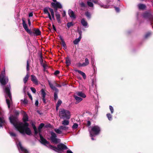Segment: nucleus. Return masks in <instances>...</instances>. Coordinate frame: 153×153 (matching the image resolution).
Here are the masks:
<instances>
[{"label": "nucleus", "instance_id": "obj_1", "mask_svg": "<svg viewBox=\"0 0 153 153\" xmlns=\"http://www.w3.org/2000/svg\"><path fill=\"white\" fill-rule=\"evenodd\" d=\"M10 122L13 124L16 129L23 134H26L28 135L31 134V131L28 126V124L26 122L23 123L19 122L17 119L13 116L9 117Z\"/></svg>", "mask_w": 153, "mask_h": 153}, {"label": "nucleus", "instance_id": "obj_2", "mask_svg": "<svg viewBox=\"0 0 153 153\" xmlns=\"http://www.w3.org/2000/svg\"><path fill=\"white\" fill-rule=\"evenodd\" d=\"M10 87L7 86L6 87L4 91L6 93L5 98L6 99V103L8 107L10 108V106L12 104V97L10 91Z\"/></svg>", "mask_w": 153, "mask_h": 153}, {"label": "nucleus", "instance_id": "obj_3", "mask_svg": "<svg viewBox=\"0 0 153 153\" xmlns=\"http://www.w3.org/2000/svg\"><path fill=\"white\" fill-rule=\"evenodd\" d=\"M59 115L60 118L63 119H69L70 117V113L69 111L64 109H60L59 111Z\"/></svg>", "mask_w": 153, "mask_h": 153}, {"label": "nucleus", "instance_id": "obj_4", "mask_svg": "<svg viewBox=\"0 0 153 153\" xmlns=\"http://www.w3.org/2000/svg\"><path fill=\"white\" fill-rule=\"evenodd\" d=\"M50 149L58 152H59L60 151L63 150H65L68 149L67 147L64 144L60 143L57 145V147L50 145L49 146Z\"/></svg>", "mask_w": 153, "mask_h": 153}, {"label": "nucleus", "instance_id": "obj_5", "mask_svg": "<svg viewBox=\"0 0 153 153\" xmlns=\"http://www.w3.org/2000/svg\"><path fill=\"white\" fill-rule=\"evenodd\" d=\"M100 131V127L97 126H92L91 130L89 131L90 136L91 137L95 136L99 134Z\"/></svg>", "mask_w": 153, "mask_h": 153}, {"label": "nucleus", "instance_id": "obj_6", "mask_svg": "<svg viewBox=\"0 0 153 153\" xmlns=\"http://www.w3.org/2000/svg\"><path fill=\"white\" fill-rule=\"evenodd\" d=\"M5 71L1 72L0 75V82L2 85H5L8 81V79L7 77L5 76Z\"/></svg>", "mask_w": 153, "mask_h": 153}, {"label": "nucleus", "instance_id": "obj_7", "mask_svg": "<svg viewBox=\"0 0 153 153\" xmlns=\"http://www.w3.org/2000/svg\"><path fill=\"white\" fill-rule=\"evenodd\" d=\"M51 139L53 142L56 144L60 142V139L56 138L57 136L55 133L52 131L51 132Z\"/></svg>", "mask_w": 153, "mask_h": 153}, {"label": "nucleus", "instance_id": "obj_8", "mask_svg": "<svg viewBox=\"0 0 153 153\" xmlns=\"http://www.w3.org/2000/svg\"><path fill=\"white\" fill-rule=\"evenodd\" d=\"M16 144L20 153H28L27 150L22 146L20 142H16Z\"/></svg>", "mask_w": 153, "mask_h": 153}, {"label": "nucleus", "instance_id": "obj_9", "mask_svg": "<svg viewBox=\"0 0 153 153\" xmlns=\"http://www.w3.org/2000/svg\"><path fill=\"white\" fill-rule=\"evenodd\" d=\"M22 25L23 26L25 30L30 35H32L33 34L31 30L28 29L27 25L25 22V21L24 19H22Z\"/></svg>", "mask_w": 153, "mask_h": 153}, {"label": "nucleus", "instance_id": "obj_10", "mask_svg": "<svg viewBox=\"0 0 153 153\" xmlns=\"http://www.w3.org/2000/svg\"><path fill=\"white\" fill-rule=\"evenodd\" d=\"M68 13L70 17L72 19H74L76 18V16L74 12L71 9L68 10Z\"/></svg>", "mask_w": 153, "mask_h": 153}, {"label": "nucleus", "instance_id": "obj_11", "mask_svg": "<svg viewBox=\"0 0 153 153\" xmlns=\"http://www.w3.org/2000/svg\"><path fill=\"white\" fill-rule=\"evenodd\" d=\"M55 2H52L51 3V5L53 7L55 8H62V5L60 3L56 1Z\"/></svg>", "mask_w": 153, "mask_h": 153}, {"label": "nucleus", "instance_id": "obj_12", "mask_svg": "<svg viewBox=\"0 0 153 153\" xmlns=\"http://www.w3.org/2000/svg\"><path fill=\"white\" fill-rule=\"evenodd\" d=\"M89 64V61L87 58H85V62L82 63H78L77 64L79 67L86 66Z\"/></svg>", "mask_w": 153, "mask_h": 153}, {"label": "nucleus", "instance_id": "obj_13", "mask_svg": "<svg viewBox=\"0 0 153 153\" xmlns=\"http://www.w3.org/2000/svg\"><path fill=\"white\" fill-rule=\"evenodd\" d=\"M45 90L43 89H42L41 90L42 96V100L44 103H46V100L45 99L46 94L45 93Z\"/></svg>", "mask_w": 153, "mask_h": 153}, {"label": "nucleus", "instance_id": "obj_14", "mask_svg": "<svg viewBox=\"0 0 153 153\" xmlns=\"http://www.w3.org/2000/svg\"><path fill=\"white\" fill-rule=\"evenodd\" d=\"M50 8H51L48 7L45 8L44 9V12L45 13L48 14L49 19L51 20L52 19V18L50 13L49 12V9Z\"/></svg>", "mask_w": 153, "mask_h": 153}, {"label": "nucleus", "instance_id": "obj_15", "mask_svg": "<svg viewBox=\"0 0 153 153\" xmlns=\"http://www.w3.org/2000/svg\"><path fill=\"white\" fill-rule=\"evenodd\" d=\"M33 34L34 36H37L40 35L41 34V32L39 29H34L33 30Z\"/></svg>", "mask_w": 153, "mask_h": 153}, {"label": "nucleus", "instance_id": "obj_16", "mask_svg": "<svg viewBox=\"0 0 153 153\" xmlns=\"http://www.w3.org/2000/svg\"><path fill=\"white\" fill-rule=\"evenodd\" d=\"M75 94L83 98H85L86 97L85 94L81 91L76 92L75 93Z\"/></svg>", "mask_w": 153, "mask_h": 153}, {"label": "nucleus", "instance_id": "obj_17", "mask_svg": "<svg viewBox=\"0 0 153 153\" xmlns=\"http://www.w3.org/2000/svg\"><path fill=\"white\" fill-rule=\"evenodd\" d=\"M31 81L36 85L38 84V81L36 77L33 75H31Z\"/></svg>", "mask_w": 153, "mask_h": 153}, {"label": "nucleus", "instance_id": "obj_18", "mask_svg": "<svg viewBox=\"0 0 153 153\" xmlns=\"http://www.w3.org/2000/svg\"><path fill=\"white\" fill-rule=\"evenodd\" d=\"M74 97L76 100L75 102L76 104H77L82 100V99L80 97H78V96L75 94Z\"/></svg>", "mask_w": 153, "mask_h": 153}, {"label": "nucleus", "instance_id": "obj_19", "mask_svg": "<svg viewBox=\"0 0 153 153\" xmlns=\"http://www.w3.org/2000/svg\"><path fill=\"white\" fill-rule=\"evenodd\" d=\"M40 140L41 143L44 144H47L48 143V142L44 138H43L42 136L39 134Z\"/></svg>", "mask_w": 153, "mask_h": 153}, {"label": "nucleus", "instance_id": "obj_20", "mask_svg": "<svg viewBox=\"0 0 153 153\" xmlns=\"http://www.w3.org/2000/svg\"><path fill=\"white\" fill-rule=\"evenodd\" d=\"M75 71L76 72H78L82 76L83 78L85 79L86 78L85 74L83 72L77 70H75Z\"/></svg>", "mask_w": 153, "mask_h": 153}, {"label": "nucleus", "instance_id": "obj_21", "mask_svg": "<svg viewBox=\"0 0 153 153\" xmlns=\"http://www.w3.org/2000/svg\"><path fill=\"white\" fill-rule=\"evenodd\" d=\"M81 39V35L80 34V36H79V37L78 38L76 39L74 41V42H73L74 43L75 45L77 44L80 41Z\"/></svg>", "mask_w": 153, "mask_h": 153}, {"label": "nucleus", "instance_id": "obj_22", "mask_svg": "<svg viewBox=\"0 0 153 153\" xmlns=\"http://www.w3.org/2000/svg\"><path fill=\"white\" fill-rule=\"evenodd\" d=\"M93 2L95 4H98L99 5H100V7H103L105 8H108V6L106 5L102 4L100 2H98V1H93Z\"/></svg>", "mask_w": 153, "mask_h": 153}, {"label": "nucleus", "instance_id": "obj_23", "mask_svg": "<svg viewBox=\"0 0 153 153\" xmlns=\"http://www.w3.org/2000/svg\"><path fill=\"white\" fill-rule=\"evenodd\" d=\"M23 120L24 122H26L28 120V116L25 112H23Z\"/></svg>", "mask_w": 153, "mask_h": 153}, {"label": "nucleus", "instance_id": "obj_24", "mask_svg": "<svg viewBox=\"0 0 153 153\" xmlns=\"http://www.w3.org/2000/svg\"><path fill=\"white\" fill-rule=\"evenodd\" d=\"M138 8L140 10H144L145 9L146 6L145 5L143 4H139L138 5Z\"/></svg>", "mask_w": 153, "mask_h": 153}, {"label": "nucleus", "instance_id": "obj_25", "mask_svg": "<svg viewBox=\"0 0 153 153\" xmlns=\"http://www.w3.org/2000/svg\"><path fill=\"white\" fill-rule=\"evenodd\" d=\"M81 23L83 26L86 27L88 26L87 22L84 19H82L81 20Z\"/></svg>", "mask_w": 153, "mask_h": 153}, {"label": "nucleus", "instance_id": "obj_26", "mask_svg": "<svg viewBox=\"0 0 153 153\" xmlns=\"http://www.w3.org/2000/svg\"><path fill=\"white\" fill-rule=\"evenodd\" d=\"M60 128L62 131H66L68 129V127L65 126H59Z\"/></svg>", "mask_w": 153, "mask_h": 153}, {"label": "nucleus", "instance_id": "obj_27", "mask_svg": "<svg viewBox=\"0 0 153 153\" xmlns=\"http://www.w3.org/2000/svg\"><path fill=\"white\" fill-rule=\"evenodd\" d=\"M55 15L58 22L59 23H61V21L60 19V14L58 13H56Z\"/></svg>", "mask_w": 153, "mask_h": 153}, {"label": "nucleus", "instance_id": "obj_28", "mask_svg": "<svg viewBox=\"0 0 153 153\" xmlns=\"http://www.w3.org/2000/svg\"><path fill=\"white\" fill-rule=\"evenodd\" d=\"M48 83L51 88L53 90H55V91H57V90H58L56 87L53 86V84L51 83V82L49 81H48Z\"/></svg>", "mask_w": 153, "mask_h": 153}, {"label": "nucleus", "instance_id": "obj_29", "mask_svg": "<svg viewBox=\"0 0 153 153\" xmlns=\"http://www.w3.org/2000/svg\"><path fill=\"white\" fill-rule=\"evenodd\" d=\"M54 130L55 131L57 134H61L62 133V131L61 129L59 127L58 128L54 129Z\"/></svg>", "mask_w": 153, "mask_h": 153}, {"label": "nucleus", "instance_id": "obj_30", "mask_svg": "<svg viewBox=\"0 0 153 153\" xmlns=\"http://www.w3.org/2000/svg\"><path fill=\"white\" fill-rule=\"evenodd\" d=\"M29 77V75L28 72H27V74L25 78H24L23 81L25 83L27 81L28 78Z\"/></svg>", "mask_w": 153, "mask_h": 153}, {"label": "nucleus", "instance_id": "obj_31", "mask_svg": "<svg viewBox=\"0 0 153 153\" xmlns=\"http://www.w3.org/2000/svg\"><path fill=\"white\" fill-rule=\"evenodd\" d=\"M62 103V102L61 101V100H58V101L57 102V103L56 104V111H57L58 109V107L60 106L61 104Z\"/></svg>", "mask_w": 153, "mask_h": 153}, {"label": "nucleus", "instance_id": "obj_32", "mask_svg": "<svg viewBox=\"0 0 153 153\" xmlns=\"http://www.w3.org/2000/svg\"><path fill=\"white\" fill-rule=\"evenodd\" d=\"M65 63L67 66H68L70 65L71 60L68 57H67L66 58Z\"/></svg>", "mask_w": 153, "mask_h": 153}, {"label": "nucleus", "instance_id": "obj_33", "mask_svg": "<svg viewBox=\"0 0 153 153\" xmlns=\"http://www.w3.org/2000/svg\"><path fill=\"white\" fill-rule=\"evenodd\" d=\"M74 24L72 22H68L67 24V26L68 28H69L70 27L74 26Z\"/></svg>", "mask_w": 153, "mask_h": 153}, {"label": "nucleus", "instance_id": "obj_34", "mask_svg": "<svg viewBox=\"0 0 153 153\" xmlns=\"http://www.w3.org/2000/svg\"><path fill=\"white\" fill-rule=\"evenodd\" d=\"M5 122L3 118L0 117V126L1 127Z\"/></svg>", "mask_w": 153, "mask_h": 153}, {"label": "nucleus", "instance_id": "obj_35", "mask_svg": "<svg viewBox=\"0 0 153 153\" xmlns=\"http://www.w3.org/2000/svg\"><path fill=\"white\" fill-rule=\"evenodd\" d=\"M62 124L65 126L68 125H69V122L68 120H65L62 121Z\"/></svg>", "mask_w": 153, "mask_h": 153}, {"label": "nucleus", "instance_id": "obj_36", "mask_svg": "<svg viewBox=\"0 0 153 153\" xmlns=\"http://www.w3.org/2000/svg\"><path fill=\"white\" fill-rule=\"evenodd\" d=\"M58 92V90H57V91H55L54 94V99L55 100H56L58 99L57 94Z\"/></svg>", "mask_w": 153, "mask_h": 153}, {"label": "nucleus", "instance_id": "obj_37", "mask_svg": "<svg viewBox=\"0 0 153 153\" xmlns=\"http://www.w3.org/2000/svg\"><path fill=\"white\" fill-rule=\"evenodd\" d=\"M44 126V124L43 123H42L40 124L38 128V130L39 132H40L41 129L42 128V127Z\"/></svg>", "mask_w": 153, "mask_h": 153}, {"label": "nucleus", "instance_id": "obj_38", "mask_svg": "<svg viewBox=\"0 0 153 153\" xmlns=\"http://www.w3.org/2000/svg\"><path fill=\"white\" fill-rule=\"evenodd\" d=\"M151 15L150 12H149L145 13L144 14L143 16L144 17H146V16H150Z\"/></svg>", "mask_w": 153, "mask_h": 153}, {"label": "nucleus", "instance_id": "obj_39", "mask_svg": "<svg viewBox=\"0 0 153 153\" xmlns=\"http://www.w3.org/2000/svg\"><path fill=\"white\" fill-rule=\"evenodd\" d=\"M32 125L35 134H36L38 133L37 129L34 124H32Z\"/></svg>", "mask_w": 153, "mask_h": 153}, {"label": "nucleus", "instance_id": "obj_40", "mask_svg": "<svg viewBox=\"0 0 153 153\" xmlns=\"http://www.w3.org/2000/svg\"><path fill=\"white\" fill-rule=\"evenodd\" d=\"M88 5L90 7H93L94 4L92 2L90 1H88L87 2Z\"/></svg>", "mask_w": 153, "mask_h": 153}, {"label": "nucleus", "instance_id": "obj_41", "mask_svg": "<svg viewBox=\"0 0 153 153\" xmlns=\"http://www.w3.org/2000/svg\"><path fill=\"white\" fill-rule=\"evenodd\" d=\"M21 102L22 103L25 104H26L27 103L28 101L27 99H24V100H21Z\"/></svg>", "mask_w": 153, "mask_h": 153}, {"label": "nucleus", "instance_id": "obj_42", "mask_svg": "<svg viewBox=\"0 0 153 153\" xmlns=\"http://www.w3.org/2000/svg\"><path fill=\"white\" fill-rule=\"evenodd\" d=\"M107 116L109 120H112V116L110 114H107Z\"/></svg>", "mask_w": 153, "mask_h": 153}, {"label": "nucleus", "instance_id": "obj_43", "mask_svg": "<svg viewBox=\"0 0 153 153\" xmlns=\"http://www.w3.org/2000/svg\"><path fill=\"white\" fill-rule=\"evenodd\" d=\"M78 127V125L77 123H74L72 126V128L73 129H76Z\"/></svg>", "mask_w": 153, "mask_h": 153}, {"label": "nucleus", "instance_id": "obj_44", "mask_svg": "<svg viewBox=\"0 0 153 153\" xmlns=\"http://www.w3.org/2000/svg\"><path fill=\"white\" fill-rule=\"evenodd\" d=\"M10 134L11 137H16V135L13 132H10Z\"/></svg>", "mask_w": 153, "mask_h": 153}, {"label": "nucleus", "instance_id": "obj_45", "mask_svg": "<svg viewBox=\"0 0 153 153\" xmlns=\"http://www.w3.org/2000/svg\"><path fill=\"white\" fill-rule=\"evenodd\" d=\"M85 15L86 16L89 18H90L91 17V14L90 13L88 12H86Z\"/></svg>", "mask_w": 153, "mask_h": 153}, {"label": "nucleus", "instance_id": "obj_46", "mask_svg": "<svg viewBox=\"0 0 153 153\" xmlns=\"http://www.w3.org/2000/svg\"><path fill=\"white\" fill-rule=\"evenodd\" d=\"M29 61L28 60L27 61V68H27V71H28V70H29Z\"/></svg>", "mask_w": 153, "mask_h": 153}, {"label": "nucleus", "instance_id": "obj_47", "mask_svg": "<svg viewBox=\"0 0 153 153\" xmlns=\"http://www.w3.org/2000/svg\"><path fill=\"white\" fill-rule=\"evenodd\" d=\"M49 11L51 12V16H53L54 15V13L53 9L51 8L49 9Z\"/></svg>", "mask_w": 153, "mask_h": 153}, {"label": "nucleus", "instance_id": "obj_48", "mask_svg": "<svg viewBox=\"0 0 153 153\" xmlns=\"http://www.w3.org/2000/svg\"><path fill=\"white\" fill-rule=\"evenodd\" d=\"M109 108L111 111V113L112 114L114 112V108L111 105L109 106Z\"/></svg>", "mask_w": 153, "mask_h": 153}, {"label": "nucleus", "instance_id": "obj_49", "mask_svg": "<svg viewBox=\"0 0 153 153\" xmlns=\"http://www.w3.org/2000/svg\"><path fill=\"white\" fill-rule=\"evenodd\" d=\"M30 89L33 93H36V90L34 88L31 87L30 88Z\"/></svg>", "mask_w": 153, "mask_h": 153}, {"label": "nucleus", "instance_id": "obj_50", "mask_svg": "<svg viewBox=\"0 0 153 153\" xmlns=\"http://www.w3.org/2000/svg\"><path fill=\"white\" fill-rule=\"evenodd\" d=\"M80 5L81 7H85V3L83 2H81L80 3Z\"/></svg>", "mask_w": 153, "mask_h": 153}, {"label": "nucleus", "instance_id": "obj_51", "mask_svg": "<svg viewBox=\"0 0 153 153\" xmlns=\"http://www.w3.org/2000/svg\"><path fill=\"white\" fill-rule=\"evenodd\" d=\"M62 45L64 48L66 47V45L64 41L62 42Z\"/></svg>", "mask_w": 153, "mask_h": 153}, {"label": "nucleus", "instance_id": "obj_52", "mask_svg": "<svg viewBox=\"0 0 153 153\" xmlns=\"http://www.w3.org/2000/svg\"><path fill=\"white\" fill-rule=\"evenodd\" d=\"M27 94H28L29 98L31 99V100H32L33 98H32V97L31 95L29 93H28Z\"/></svg>", "mask_w": 153, "mask_h": 153}, {"label": "nucleus", "instance_id": "obj_53", "mask_svg": "<svg viewBox=\"0 0 153 153\" xmlns=\"http://www.w3.org/2000/svg\"><path fill=\"white\" fill-rule=\"evenodd\" d=\"M151 34V33H147L145 35V37L147 38L149 36H150Z\"/></svg>", "mask_w": 153, "mask_h": 153}, {"label": "nucleus", "instance_id": "obj_54", "mask_svg": "<svg viewBox=\"0 0 153 153\" xmlns=\"http://www.w3.org/2000/svg\"><path fill=\"white\" fill-rule=\"evenodd\" d=\"M54 85L56 87H61V85H59V84H57L56 82H54Z\"/></svg>", "mask_w": 153, "mask_h": 153}, {"label": "nucleus", "instance_id": "obj_55", "mask_svg": "<svg viewBox=\"0 0 153 153\" xmlns=\"http://www.w3.org/2000/svg\"><path fill=\"white\" fill-rule=\"evenodd\" d=\"M59 73V71H55L54 73L55 75H56L58 74Z\"/></svg>", "mask_w": 153, "mask_h": 153}, {"label": "nucleus", "instance_id": "obj_56", "mask_svg": "<svg viewBox=\"0 0 153 153\" xmlns=\"http://www.w3.org/2000/svg\"><path fill=\"white\" fill-rule=\"evenodd\" d=\"M39 104V102L38 100H36L35 102V105L36 106H37Z\"/></svg>", "mask_w": 153, "mask_h": 153}, {"label": "nucleus", "instance_id": "obj_57", "mask_svg": "<svg viewBox=\"0 0 153 153\" xmlns=\"http://www.w3.org/2000/svg\"><path fill=\"white\" fill-rule=\"evenodd\" d=\"M59 38L60 40L62 42L64 41V39H63L62 37L61 36H59Z\"/></svg>", "mask_w": 153, "mask_h": 153}, {"label": "nucleus", "instance_id": "obj_58", "mask_svg": "<svg viewBox=\"0 0 153 153\" xmlns=\"http://www.w3.org/2000/svg\"><path fill=\"white\" fill-rule=\"evenodd\" d=\"M33 16V13H29V17L32 16Z\"/></svg>", "mask_w": 153, "mask_h": 153}, {"label": "nucleus", "instance_id": "obj_59", "mask_svg": "<svg viewBox=\"0 0 153 153\" xmlns=\"http://www.w3.org/2000/svg\"><path fill=\"white\" fill-rule=\"evenodd\" d=\"M115 10L117 12H119V9L118 8L115 7Z\"/></svg>", "mask_w": 153, "mask_h": 153}, {"label": "nucleus", "instance_id": "obj_60", "mask_svg": "<svg viewBox=\"0 0 153 153\" xmlns=\"http://www.w3.org/2000/svg\"><path fill=\"white\" fill-rule=\"evenodd\" d=\"M67 153H73V152L70 150H68L67 152Z\"/></svg>", "mask_w": 153, "mask_h": 153}, {"label": "nucleus", "instance_id": "obj_61", "mask_svg": "<svg viewBox=\"0 0 153 153\" xmlns=\"http://www.w3.org/2000/svg\"><path fill=\"white\" fill-rule=\"evenodd\" d=\"M28 23L29 26H30L31 25V22L29 19L28 20Z\"/></svg>", "mask_w": 153, "mask_h": 153}, {"label": "nucleus", "instance_id": "obj_62", "mask_svg": "<svg viewBox=\"0 0 153 153\" xmlns=\"http://www.w3.org/2000/svg\"><path fill=\"white\" fill-rule=\"evenodd\" d=\"M53 30H56V27H55V26L53 25Z\"/></svg>", "mask_w": 153, "mask_h": 153}, {"label": "nucleus", "instance_id": "obj_63", "mask_svg": "<svg viewBox=\"0 0 153 153\" xmlns=\"http://www.w3.org/2000/svg\"><path fill=\"white\" fill-rule=\"evenodd\" d=\"M63 16H65L66 15V13L65 11L63 13Z\"/></svg>", "mask_w": 153, "mask_h": 153}, {"label": "nucleus", "instance_id": "obj_64", "mask_svg": "<svg viewBox=\"0 0 153 153\" xmlns=\"http://www.w3.org/2000/svg\"><path fill=\"white\" fill-rule=\"evenodd\" d=\"M52 16V19L54 20L55 19V18H54V15H53V16Z\"/></svg>", "mask_w": 153, "mask_h": 153}]
</instances>
